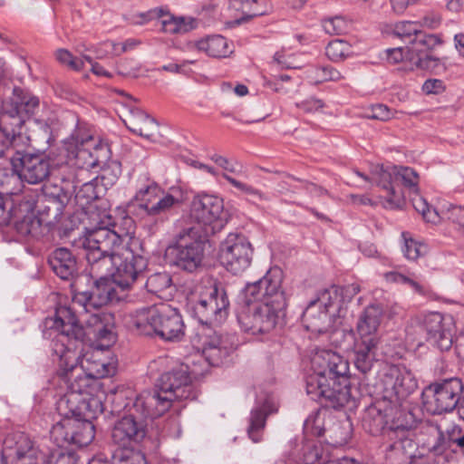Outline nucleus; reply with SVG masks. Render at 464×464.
<instances>
[{
	"label": "nucleus",
	"mask_w": 464,
	"mask_h": 464,
	"mask_svg": "<svg viewBox=\"0 0 464 464\" xmlns=\"http://www.w3.org/2000/svg\"><path fill=\"white\" fill-rule=\"evenodd\" d=\"M101 226L89 230L76 242V246L84 251L88 264L96 276L108 274L121 293L130 290L132 285L143 276L148 260L121 245L129 237V231L117 230V225Z\"/></svg>",
	"instance_id": "f257e3e1"
},
{
	"label": "nucleus",
	"mask_w": 464,
	"mask_h": 464,
	"mask_svg": "<svg viewBox=\"0 0 464 464\" xmlns=\"http://www.w3.org/2000/svg\"><path fill=\"white\" fill-rule=\"evenodd\" d=\"M311 370L305 389L312 400L335 410L355 405L348 378L349 363L343 357L330 350L318 351L311 359Z\"/></svg>",
	"instance_id": "f03ea898"
},
{
	"label": "nucleus",
	"mask_w": 464,
	"mask_h": 464,
	"mask_svg": "<svg viewBox=\"0 0 464 464\" xmlns=\"http://www.w3.org/2000/svg\"><path fill=\"white\" fill-rule=\"evenodd\" d=\"M51 329L58 332L57 341L63 346L60 356V375L67 385V391L77 396L88 393L92 377L87 376L80 366L79 359L84 350V340L87 335L84 328L79 324L75 312L72 307L60 306L56 309L54 318L47 320Z\"/></svg>",
	"instance_id": "7ed1b4c3"
},
{
	"label": "nucleus",
	"mask_w": 464,
	"mask_h": 464,
	"mask_svg": "<svg viewBox=\"0 0 464 464\" xmlns=\"http://www.w3.org/2000/svg\"><path fill=\"white\" fill-rule=\"evenodd\" d=\"M20 121L14 120L13 124L5 123L9 127L12 135L9 139L13 140L14 147V155L11 158V165L14 169H18L20 180L29 184H40L47 179L55 168L63 167L65 163L63 159H58L54 152L37 150L30 152L28 150L31 143L29 136L25 133H20L19 129L15 130L11 127L16 128Z\"/></svg>",
	"instance_id": "20e7f679"
},
{
	"label": "nucleus",
	"mask_w": 464,
	"mask_h": 464,
	"mask_svg": "<svg viewBox=\"0 0 464 464\" xmlns=\"http://www.w3.org/2000/svg\"><path fill=\"white\" fill-rule=\"evenodd\" d=\"M122 393H117L112 400V412L125 411V415L119 420L111 431V439L115 444L129 449L132 444H138L143 440L148 432L147 420L158 418L161 413L156 412L154 407H147L141 403V394L135 399L124 401Z\"/></svg>",
	"instance_id": "39448f33"
},
{
	"label": "nucleus",
	"mask_w": 464,
	"mask_h": 464,
	"mask_svg": "<svg viewBox=\"0 0 464 464\" xmlns=\"http://www.w3.org/2000/svg\"><path fill=\"white\" fill-rule=\"evenodd\" d=\"M129 324L140 334L156 335L168 342L179 341L184 335L178 309L164 303L136 310L130 315Z\"/></svg>",
	"instance_id": "423d86ee"
},
{
	"label": "nucleus",
	"mask_w": 464,
	"mask_h": 464,
	"mask_svg": "<svg viewBox=\"0 0 464 464\" xmlns=\"http://www.w3.org/2000/svg\"><path fill=\"white\" fill-rule=\"evenodd\" d=\"M141 403L147 407H154L156 412L164 414L168 411L174 401L195 400L196 393L191 385V377L188 365H181L177 369L164 372L160 375L152 391H144L141 393Z\"/></svg>",
	"instance_id": "0eeeda50"
},
{
	"label": "nucleus",
	"mask_w": 464,
	"mask_h": 464,
	"mask_svg": "<svg viewBox=\"0 0 464 464\" xmlns=\"http://www.w3.org/2000/svg\"><path fill=\"white\" fill-rule=\"evenodd\" d=\"M39 107L38 97L33 95L24 89L15 88L13 91V96L4 101L3 109L0 112V159L6 158L11 162V158L14 152L13 140L9 139L12 135L9 127L5 123H12L16 120L20 124L16 128L11 127L17 132H23L25 122L24 116L34 115Z\"/></svg>",
	"instance_id": "6e6552de"
},
{
	"label": "nucleus",
	"mask_w": 464,
	"mask_h": 464,
	"mask_svg": "<svg viewBox=\"0 0 464 464\" xmlns=\"http://www.w3.org/2000/svg\"><path fill=\"white\" fill-rule=\"evenodd\" d=\"M208 237L197 227L183 229L177 236L176 243L168 248L171 263L178 268L193 273L202 266Z\"/></svg>",
	"instance_id": "1a4fd4ad"
},
{
	"label": "nucleus",
	"mask_w": 464,
	"mask_h": 464,
	"mask_svg": "<svg viewBox=\"0 0 464 464\" xmlns=\"http://www.w3.org/2000/svg\"><path fill=\"white\" fill-rule=\"evenodd\" d=\"M88 266L89 275L93 279L92 284L87 290H75L72 297L73 304L79 305L85 316L91 314L92 309H99L110 303H118L126 296L121 293L108 274L96 276L92 269V264H88Z\"/></svg>",
	"instance_id": "9d476101"
},
{
	"label": "nucleus",
	"mask_w": 464,
	"mask_h": 464,
	"mask_svg": "<svg viewBox=\"0 0 464 464\" xmlns=\"http://www.w3.org/2000/svg\"><path fill=\"white\" fill-rule=\"evenodd\" d=\"M245 304L237 313V322L240 328L251 334H267L282 324L285 308L262 302L260 304Z\"/></svg>",
	"instance_id": "9b49d317"
},
{
	"label": "nucleus",
	"mask_w": 464,
	"mask_h": 464,
	"mask_svg": "<svg viewBox=\"0 0 464 464\" xmlns=\"http://www.w3.org/2000/svg\"><path fill=\"white\" fill-rule=\"evenodd\" d=\"M65 150L75 166V179L83 181L84 176L92 175V169L101 167L108 158L109 150L102 144L95 142L92 136L86 139H75L72 136L65 142Z\"/></svg>",
	"instance_id": "f8f14e48"
},
{
	"label": "nucleus",
	"mask_w": 464,
	"mask_h": 464,
	"mask_svg": "<svg viewBox=\"0 0 464 464\" xmlns=\"http://www.w3.org/2000/svg\"><path fill=\"white\" fill-rule=\"evenodd\" d=\"M190 218L206 237L219 232L227 222L223 199L208 194L194 197L190 207Z\"/></svg>",
	"instance_id": "ddd939ff"
},
{
	"label": "nucleus",
	"mask_w": 464,
	"mask_h": 464,
	"mask_svg": "<svg viewBox=\"0 0 464 464\" xmlns=\"http://www.w3.org/2000/svg\"><path fill=\"white\" fill-rule=\"evenodd\" d=\"M372 174L375 177L376 185L387 192L386 207L399 208L404 204L403 193L397 187L400 183L405 187L416 188L418 184L417 172L408 167L377 165Z\"/></svg>",
	"instance_id": "4468645a"
},
{
	"label": "nucleus",
	"mask_w": 464,
	"mask_h": 464,
	"mask_svg": "<svg viewBox=\"0 0 464 464\" xmlns=\"http://www.w3.org/2000/svg\"><path fill=\"white\" fill-rule=\"evenodd\" d=\"M229 300L225 286L217 280L204 285L194 312L203 326L220 324L228 314Z\"/></svg>",
	"instance_id": "2eb2a0df"
},
{
	"label": "nucleus",
	"mask_w": 464,
	"mask_h": 464,
	"mask_svg": "<svg viewBox=\"0 0 464 464\" xmlns=\"http://www.w3.org/2000/svg\"><path fill=\"white\" fill-rule=\"evenodd\" d=\"M463 385L459 378L445 379L428 385L422 392V402L430 414L453 411L460 399Z\"/></svg>",
	"instance_id": "dca6fc26"
},
{
	"label": "nucleus",
	"mask_w": 464,
	"mask_h": 464,
	"mask_svg": "<svg viewBox=\"0 0 464 464\" xmlns=\"http://www.w3.org/2000/svg\"><path fill=\"white\" fill-rule=\"evenodd\" d=\"M283 271L277 267L270 268L266 275L256 282L247 284L242 291L243 298L247 303L262 302L285 308L286 296L282 287Z\"/></svg>",
	"instance_id": "f3484780"
},
{
	"label": "nucleus",
	"mask_w": 464,
	"mask_h": 464,
	"mask_svg": "<svg viewBox=\"0 0 464 464\" xmlns=\"http://www.w3.org/2000/svg\"><path fill=\"white\" fill-rule=\"evenodd\" d=\"M253 248L241 234L230 233L221 242L218 251L220 264L230 273L239 275L249 267Z\"/></svg>",
	"instance_id": "a211bd4d"
},
{
	"label": "nucleus",
	"mask_w": 464,
	"mask_h": 464,
	"mask_svg": "<svg viewBox=\"0 0 464 464\" xmlns=\"http://www.w3.org/2000/svg\"><path fill=\"white\" fill-rule=\"evenodd\" d=\"M383 397L390 401L407 398L418 388L413 373L405 366L392 365L382 378Z\"/></svg>",
	"instance_id": "6ab92c4d"
},
{
	"label": "nucleus",
	"mask_w": 464,
	"mask_h": 464,
	"mask_svg": "<svg viewBox=\"0 0 464 464\" xmlns=\"http://www.w3.org/2000/svg\"><path fill=\"white\" fill-rule=\"evenodd\" d=\"M430 437L423 442V448L434 456L448 452L464 455V432L459 428L443 432L439 426L430 429Z\"/></svg>",
	"instance_id": "aec40b11"
},
{
	"label": "nucleus",
	"mask_w": 464,
	"mask_h": 464,
	"mask_svg": "<svg viewBox=\"0 0 464 464\" xmlns=\"http://www.w3.org/2000/svg\"><path fill=\"white\" fill-rule=\"evenodd\" d=\"M11 215L9 225L22 237L37 239L49 231L29 202L15 206Z\"/></svg>",
	"instance_id": "412c9836"
},
{
	"label": "nucleus",
	"mask_w": 464,
	"mask_h": 464,
	"mask_svg": "<svg viewBox=\"0 0 464 464\" xmlns=\"http://www.w3.org/2000/svg\"><path fill=\"white\" fill-rule=\"evenodd\" d=\"M7 459L13 464H36L33 442L26 434L14 432L5 438L0 464H6Z\"/></svg>",
	"instance_id": "4be33fe9"
},
{
	"label": "nucleus",
	"mask_w": 464,
	"mask_h": 464,
	"mask_svg": "<svg viewBox=\"0 0 464 464\" xmlns=\"http://www.w3.org/2000/svg\"><path fill=\"white\" fill-rule=\"evenodd\" d=\"M193 342L197 348L201 350L202 355L208 364L212 366L222 364L231 353V347H228L222 337L208 326H202Z\"/></svg>",
	"instance_id": "5701e85b"
},
{
	"label": "nucleus",
	"mask_w": 464,
	"mask_h": 464,
	"mask_svg": "<svg viewBox=\"0 0 464 464\" xmlns=\"http://www.w3.org/2000/svg\"><path fill=\"white\" fill-rule=\"evenodd\" d=\"M440 44L438 35L427 34L420 29L407 46L409 61L423 70L434 69L439 64V59L431 56L429 51Z\"/></svg>",
	"instance_id": "b1692460"
},
{
	"label": "nucleus",
	"mask_w": 464,
	"mask_h": 464,
	"mask_svg": "<svg viewBox=\"0 0 464 464\" xmlns=\"http://www.w3.org/2000/svg\"><path fill=\"white\" fill-rule=\"evenodd\" d=\"M426 342H430L440 351H448L452 346V318L440 313H430L423 317Z\"/></svg>",
	"instance_id": "393cba45"
},
{
	"label": "nucleus",
	"mask_w": 464,
	"mask_h": 464,
	"mask_svg": "<svg viewBox=\"0 0 464 464\" xmlns=\"http://www.w3.org/2000/svg\"><path fill=\"white\" fill-rule=\"evenodd\" d=\"M105 350L95 347L85 352L79 359L80 366L85 371L87 376L94 380L113 375L116 372V361L105 353Z\"/></svg>",
	"instance_id": "a878e982"
},
{
	"label": "nucleus",
	"mask_w": 464,
	"mask_h": 464,
	"mask_svg": "<svg viewBox=\"0 0 464 464\" xmlns=\"http://www.w3.org/2000/svg\"><path fill=\"white\" fill-rule=\"evenodd\" d=\"M387 411L388 409H382L381 402L369 406L362 418V426L364 430L373 436L384 432V434L391 440H392L398 432L403 433L405 431V428L403 426H387Z\"/></svg>",
	"instance_id": "bb28decb"
},
{
	"label": "nucleus",
	"mask_w": 464,
	"mask_h": 464,
	"mask_svg": "<svg viewBox=\"0 0 464 464\" xmlns=\"http://www.w3.org/2000/svg\"><path fill=\"white\" fill-rule=\"evenodd\" d=\"M383 309L380 304H370L360 314L356 331L358 339L356 341H365L368 343L378 344V329L382 317Z\"/></svg>",
	"instance_id": "cd10ccee"
},
{
	"label": "nucleus",
	"mask_w": 464,
	"mask_h": 464,
	"mask_svg": "<svg viewBox=\"0 0 464 464\" xmlns=\"http://www.w3.org/2000/svg\"><path fill=\"white\" fill-rule=\"evenodd\" d=\"M146 20L160 19L161 30L169 34H186L197 27V20L191 17H174L163 9H153L147 14H141Z\"/></svg>",
	"instance_id": "c85d7f7f"
},
{
	"label": "nucleus",
	"mask_w": 464,
	"mask_h": 464,
	"mask_svg": "<svg viewBox=\"0 0 464 464\" xmlns=\"http://www.w3.org/2000/svg\"><path fill=\"white\" fill-rule=\"evenodd\" d=\"M83 181H77L75 176L72 180V188L75 191V199L82 206L88 205L102 196L106 188L101 183L99 176H84Z\"/></svg>",
	"instance_id": "c756f323"
},
{
	"label": "nucleus",
	"mask_w": 464,
	"mask_h": 464,
	"mask_svg": "<svg viewBox=\"0 0 464 464\" xmlns=\"http://www.w3.org/2000/svg\"><path fill=\"white\" fill-rule=\"evenodd\" d=\"M123 122L130 131L146 139H150L158 129L155 120L136 107L124 114Z\"/></svg>",
	"instance_id": "7c9ffc66"
},
{
	"label": "nucleus",
	"mask_w": 464,
	"mask_h": 464,
	"mask_svg": "<svg viewBox=\"0 0 464 464\" xmlns=\"http://www.w3.org/2000/svg\"><path fill=\"white\" fill-rule=\"evenodd\" d=\"M48 263L52 270L63 280H68L77 270L74 256L65 247L56 248L50 255Z\"/></svg>",
	"instance_id": "2f4dec72"
},
{
	"label": "nucleus",
	"mask_w": 464,
	"mask_h": 464,
	"mask_svg": "<svg viewBox=\"0 0 464 464\" xmlns=\"http://www.w3.org/2000/svg\"><path fill=\"white\" fill-rule=\"evenodd\" d=\"M302 321L308 331L317 334L327 332L334 322L330 312L323 310L311 303L303 313Z\"/></svg>",
	"instance_id": "473e14b6"
},
{
	"label": "nucleus",
	"mask_w": 464,
	"mask_h": 464,
	"mask_svg": "<svg viewBox=\"0 0 464 464\" xmlns=\"http://www.w3.org/2000/svg\"><path fill=\"white\" fill-rule=\"evenodd\" d=\"M179 204V199L174 196L161 191L160 196H158L145 213L150 218H156L155 222L150 226L152 233L157 231L158 225L162 224L166 219L165 217Z\"/></svg>",
	"instance_id": "72a5a7b5"
},
{
	"label": "nucleus",
	"mask_w": 464,
	"mask_h": 464,
	"mask_svg": "<svg viewBox=\"0 0 464 464\" xmlns=\"http://www.w3.org/2000/svg\"><path fill=\"white\" fill-rule=\"evenodd\" d=\"M110 317V314L93 313L88 314L84 319L87 328L92 332L94 336L101 341L106 342L97 346L102 349L109 347L115 342V335L107 324Z\"/></svg>",
	"instance_id": "f704fd0d"
},
{
	"label": "nucleus",
	"mask_w": 464,
	"mask_h": 464,
	"mask_svg": "<svg viewBox=\"0 0 464 464\" xmlns=\"http://www.w3.org/2000/svg\"><path fill=\"white\" fill-rule=\"evenodd\" d=\"M413 457V442L401 435L385 449V459L390 464H408Z\"/></svg>",
	"instance_id": "c9c22d12"
},
{
	"label": "nucleus",
	"mask_w": 464,
	"mask_h": 464,
	"mask_svg": "<svg viewBox=\"0 0 464 464\" xmlns=\"http://www.w3.org/2000/svg\"><path fill=\"white\" fill-rule=\"evenodd\" d=\"M276 411L274 404L266 400L262 406L251 411L250 425L247 429V433L254 442L260 441L261 437L259 431L265 428L266 417Z\"/></svg>",
	"instance_id": "e433bc0d"
},
{
	"label": "nucleus",
	"mask_w": 464,
	"mask_h": 464,
	"mask_svg": "<svg viewBox=\"0 0 464 464\" xmlns=\"http://www.w3.org/2000/svg\"><path fill=\"white\" fill-rule=\"evenodd\" d=\"M198 51L205 52L208 55L215 58L227 57L232 53L229 50L227 41L221 35H211L193 44Z\"/></svg>",
	"instance_id": "4c0bfd02"
},
{
	"label": "nucleus",
	"mask_w": 464,
	"mask_h": 464,
	"mask_svg": "<svg viewBox=\"0 0 464 464\" xmlns=\"http://www.w3.org/2000/svg\"><path fill=\"white\" fill-rule=\"evenodd\" d=\"M36 208L39 218L43 220L44 226L50 230V227L60 220L65 205L42 197L38 199Z\"/></svg>",
	"instance_id": "58836bf2"
},
{
	"label": "nucleus",
	"mask_w": 464,
	"mask_h": 464,
	"mask_svg": "<svg viewBox=\"0 0 464 464\" xmlns=\"http://www.w3.org/2000/svg\"><path fill=\"white\" fill-rule=\"evenodd\" d=\"M377 344H371L365 341H356L354 345V365L362 373L369 372L374 360V350Z\"/></svg>",
	"instance_id": "ea45409f"
},
{
	"label": "nucleus",
	"mask_w": 464,
	"mask_h": 464,
	"mask_svg": "<svg viewBox=\"0 0 464 464\" xmlns=\"http://www.w3.org/2000/svg\"><path fill=\"white\" fill-rule=\"evenodd\" d=\"M162 189L155 183L147 185L137 191L134 196L132 207L137 214L145 215L152 202L160 196Z\"/></svg>",
	"instance_id": "a19ab883"
},
{
	"label": "nucleus",
	"mask_w": 464,
	"mask_h": 464,
	"mask_svg": "<svg viewBox=\"0 0 464 464\" xmlns=\"http://www.w3.org/2000/svg\"><path fill=\"white\" fill-rule=\"evenodd\" d=\"M73 427L72 435L70 437L72 445L85 447L94 439V426L91 421L73 418Z\"/></svg>",
	"instance_id": "79ce46f5"
},
{
	"label": "nucleus",
	"mask_w": 464,
	"mask_h": 464,
	"mask_svg": "<svg viewBox=\"0 0 464 464\" xmlns=\"http://www.w3.org/2000/svg\"><path fill=\"white\" fill-rule=\"evenodd\" d=\"M63 184L57 185L54 183H46L43 187V198H45L50 200H55L58 203L63 205H67L72 197L70 180L62 179Z\"/></svg>",
	"instance_id": "37998d69"
},
{
	"label": "nucleus",
	"mask_w": 464,
	"mask_h": 464,
	"mask_svg": "<svg viewBox=\"0 0 464 464\" xmlns=\"http://www.w3.org/2000/svg\"><path fill=\"white\" fill-rule=\"evenodd\" d=\"M73 418H63L57 421L50 431L51 439L57 444L59 449L65 445L72 444L70 437L73 430Z\"/></svg>",
	"instance_id": "c03bdc74"
},
{
	"label": "nucleus",
	"mask_w": 464,
	"mask_h": 464,
	"mask_svg": "<svg viewBox=\"0 0 464 464\" xmlns=\"http://www.w3.org/2000/svg\"><path fill=\"white\" fill-rule=\"evenodd\" d=\"M329 461L328 456L324 453V448L319 443H306L303 446L296 464H323Z\"/></svg>",
	"instance_id": "a18cd8bd"
},
{
	"label": "nucleus",
	"mask_w": 464,
	"mask_h": 464,
	"mask_svg": "<svg viewBox=\"0 0 464 464\" xmlns=\"http://www.w3.org/2000/svg\"><path fill=\"white\" fill-rule=\"evenodd\" d=\"M79 396L68 392L60 397L56 402V410L63 418H75L79 414Z\"/></svg>",
	"instance_id": "49530a36"
},
{
	"label": "nucleus",
	"mask_w": 464,
	"mask_h": 464,
	"mask_svg": "<svg viewBox=\"0 0 464 464\" xmlns=\"http://www.w3.org/2000/svg\"><path fill=\"white\" fill-rule=\"evenodd\" d=\"M149 293L160 296V294L172 287V279L167 272H160L150 275L145 283Z\"/></svg>",
	"instance_id": "de8ad7c7"
},
{
	"label": "nucleus",
	"mask_w": 464,
	"mask_h": 464,
	"mask_svg": "<svg viewBox=\"0 0 464 464\" xmlns=\"http://www.w3.org/2000/svg\"><path fill=\"white\" fill-rule=\"evenodd\" d=\"M420 30L419 23L412 21H403L389 26L387 33L394 37H398L409 44L414 35Z\"/></svg>",
	"instance_id": "09e8293b"
},
{
	"label": "nucleus",
	"mask_w": 464,
	"mask_h": 464,
	"mask_svg": "<svg viewBox=\"0 0 464 464\" xmlns=\"http://www.w3.org/2000/svg\"><path fill=\"white\" fill-rule=\"evenodd\" d=\"M339 299V287L333 285L318 292L316 298L310 301L319 308L330 312L334 303Z\"/></svg>",
	"instance_id": "8fccbe9b"
},
{
	"label": "nucleus",
	"mask_w": 464,
	"mask_h": 464,
	"mask_svg": "<svg viewBox=\"0 0 464 464\" xmlns=\"http://www.w3.org/2000/svg\"><path fill=\"white\" fill-rule=\"evenodd\" d=\"M404 238V246L402 252L404 256L409 260H417L419 257L427 255L428 246L424 243L414 240L411 237H407V233H402Z\"/></svg>",
	"instance_id": "3c124183"
},
{
	"label": "nucleus",
	"mask_w": 464,
	"mask_h": 464,
	"mask_svg": "<svg viewBox=\"0 0 464 464\" xmlns=\"http://www.w3.org/2000/svg\"><path fill=\"white\" fill-rule=\"evenodd\" d=\"M383 276L388 283L405 285L410 286L414 292L418 294H424L423 286L416 280V277L413 274L410 276L396 271H391L385 273Z\"/></svg>",
	"instance_id": "603ef678"
},
{
	"label": "nucleus",
	"mask_w": 464,
	"mask_h": 464,
	"mask_svg": "<svg viewBox=\"0 0 464 464\" xmlns=\"http://www.w3.org/2000/svg\"><path fill=\"white\" fill-rule=\"evenodd\" d=\"M405 332L408 340L416 343L417 345H421L426 342L423 318L411 319L407 324Z\"/></svg>",
	"instance_id": "864d4df0"
},
{
	"label": "nucleus",
	"mask_w": 464,
	"mask_h": 464,
	"mask_svg": "<svg viewBox=\"0 0 464 464\" xmlns=\"http://www.w3.org/2000/svg\"><path fill=\"white\" fill-rule=\"evenodd\" d=\"M54 57L59 63L67 66L73 71L80 72L84 67V62L80 58L74 57L67 49H57L54 52Z\"/></svg>",
	"instance_id": "5fc2aeb1"
},
{
	"label": "nucleus",
	"mask_w": 464,
	"mask_h": 464,
	"mask_svg": "<svg viewBox=\"0 0 464 464\" xmlns=\"http://www.w3.org/2000/svg\"><path fill=\"white\" fill-rule=\"evenodd\" d=\"M113 459L115 464H147L145 456L141 452L130 449L118 450L114 454Z\"/></svg>",
	"instance_id": "6e6d98bb"
},
{
	"label": "nucleus",
	"mask_w": 464,
	"mask_h": 464,
	"mask_svg": "<svg viewBox=\"0 0 464 464\" xmlns=\"http://www.w3.org/2000/svg\"><path fill=\"white\" fill-rule=\"evenodd\" d=\"M323 27L330 35H341L349 29L348 22L342 16H334L323 21Z\"/></svg>",
	"instance_id": "4d7b16f0"
},
{
	"label": "nucleus",
	"mask_w": 464,
	"mask_h": 464,
	"mask_svg": "<svg viewBox=\"0 0 464 464\" xmlns=\"http://www.w3.org/2000/svg\"><path fill=\"white\" fill-rule=\"evenodd\" d=\"M96 57L103 59L110 55H120L126 52V45H120V44L113 41H106L94 47Z\"/></svg>",
	"instance_id": "13d9d810"
},
{
	"label": "nucleus",
	"mask_w": 464,
	"mask_h": 464,
	"mask_svg": "<svg viewBox=\"0 0 464 464\" xmlns=\"http://www.w3.org/2000/svg\"><path fill=\"white\" fill-rule=\"evenodd\" d=\"M256 4V0H231L230 7L235 10H242L244 14H247L246 17H242L237 20V23L240 24L243 21H246L249 18L262 15L263 12L256 10L253 5Z\"/></svg>",
	"instance_id": "bf43d9fd"
},
{
	"label": "nucleus",
	"mask_w": 464,
	"mask_h": 464,
	"mask_svg": "<svg viewBox=\"0 0 464 464\" xmlns=\"http://www.w3.org/2000/svg\"><path fill=\"white\" fill-rule=\"evenodd\" d=\"M411 201L416 211L420 213L426 221L431 223L437 222L439 218L438 213L435 209H430V205L426 199H424L420 195H416V197L413 198Z\"/></svg>",
	"instance_id": "052dcab7"
},
{
	"label": "nucleus",
	"mask_w": 464,
	"mask_h": 464,
	"mask_svg": "<svg viewBox=\"0 0 464 464\" xmlns=\"http://www.w3.org/2000/svg\"><path fill=\"white\" fill-rule=\"evenodd\" d=\"M349 49L350 46L347 42L337 39L328 44L325 53L329 59L337 62L346 55Z\"/></svg>",
	"instance_id": "680f3d73"
},
{
	"label": "nucleus",
	"mask_w": 464,
	"mask_h": 464,
	"mask_svg": "<svg viewBox=\"0 0 464 464\" xmlns=\"http://www.w3.org/2000/svg\"><path fill=\"white\" fill-rule=\"evenodd\" d=\"M47 464H77V456L73 451L57 449L50 454Z\"/></svg>",
	"instance_id": "e2e57ef3"
},
{
	"label": "nucleus",
	"mask_w": 464,
	"mask_h": 464,
	"mask_svg": "<svg viewBox=\"0 0 464 464\" xmlns=\"http://www.w3.org/2000/svg\"><path fill=\"white\" fill-rule=\"evenodd\" d=\"M20 179L18 169L11 165V168L0 167V188L12 192V184Z\"/></svg>",
	"instance_id": "0e129e2a"
},
{
	"label": "nucleus",
	"mask_w": 464,
	"mask_h": 464,
	"mask_svg": "<svg viewBox=\"0 0 464 464\" xmlns=\"http://www.w3.org/2000/svg\"><path fill=\"white\" fill-rule=\"evenodd\" d=\"M222 177L227 179L232 186H234L236 188L240 190L241 192L245 193L246 195L254 198H261V193L256 188H253L252 186L246 184L244 182H241L231 176L227 175V173H223Z\"/></svg>",
	"instance_id": "69168bd1"
},
{
	"label": "nucleus",
	"mask_w": 464,
	"mask_h": 464,
	"mask_svg": "<svg viewBox=\"0 0 464 464\" xmlns=\"http://www.w3.org/2000/svg\"><path fill=\"white\" fill-rule=\"evenodd\" d=\"M121 174V166L117 162H113L111 166L102 169V173L99 177L101 183L106 188L107 185H111L118 179Z\"/></svg>",
	"instance_id": "338daca9"
},
{
	"label": "nucleus",
	"mask_w": 464,
	"mask_h": 464,
	"mask_svg": "<svg viewBox=\"0 0 464 464\" xmlns=\"http://www.w3.org/2000/svg\"><path fill=\"white\" fill-rule=\"evenodd\" d=\"M14 208L13 203L0 194V226L9 225Z\"/></svg>",
	"instance_id": "774afa93"
}]
</instances>
